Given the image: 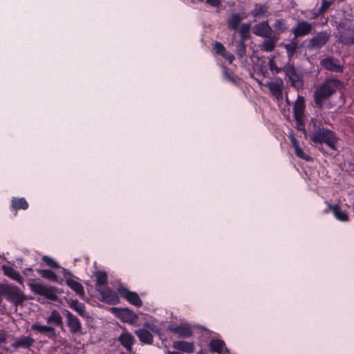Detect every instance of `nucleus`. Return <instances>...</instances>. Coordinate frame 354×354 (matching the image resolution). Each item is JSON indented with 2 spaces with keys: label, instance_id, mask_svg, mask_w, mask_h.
<instances>
[{
  "label": "nucleus",
  "instance_id": "f257e3e1",
  "mask_svg": "<svg viewBox=\"0 0 354 354\" xmlns=\"http://www.w3.org/2000/svg\"><path fill=\"white\" fill-rule=\"evenodd\" d=\"M306 103L303 96L298 95L293 104L295 128L303 133H333L328 124L318 118H308L305 114Z\"/></svg>",
  "mask_w": 354,
  "mask_h": 354
},
{
  "label": "nucleus",
  "instance_id": "f03ea898",
  "mask_svg": "<svg viewBox=\"0 0 354 354\" xmlns=\"http://www.w3.org/2000/svg\"><path fill=\"white\" fill-rule=\"evenodd\" d=\"M342 86L341 81L335 78L326 79L314 91V101L317 106L322 108L328 100Z\"/></svg>",
  "mask_w": 354,
  "mask_h": 354
},
{
  "label": "nucleus",
  "instance_id": "7ed1b4c3",
  "mask_svg": "<svg viewBox=\"0 0 354 354\" xmlns=\"http://www.w3.org/2000/svg\"><path fill=\"white\" fill-rule=\"evenodd\" d=\"M1 288L3 291V295L5 296L6 299L16 306H21L26 300L24 293L14 285L3 283V286H1Z\"/></svg>",
  "mask_w": 354,
  "mask_h": 354
},
{
  "label": "nucleus",
  "instance_id": "20e7f679",
  "mask_svg": "<svg viewBox=\"0 0 354 354\" xmlns=\"http://www.w3.org/2000/svg\"><path fill=\"white\" fill-rule=\"evenodd\" d=\"M283 71L285 73L286 78L290 82L291 86L297 90L303 86L302 75L292 64L288 63L284 65L283 66Z\"/></svg>",
  "mask_w": 354,
  "mask_h": 354
},
{
  "label": "nucleus",
  "instance_id": "39448f33",
  "mask_svg": "<svg viewBox=\"0 0 354 354\" xmlns=\"http://www.w3.org/2000/svg\"><path fill=\"white\" fill-rule=\"evenodd\" d=\"M30 290L38 295H43L46 298L55 301L57 294L55 289L41 283L30 282L28 283Z\"/></svg>",
  "mask_w": 354,
  "mask_h": 354
},
{
  "label": "nucleus",
  "instance_id": "423d86ee",
  "mask_svg": "<svg viewBox=\"0 0 354 354\" xmlns=\"http://www.w3.org/2000/svg\"><path fill=\"white\" fill-rule=\"evenodd\" d=\"M313 29V24L305 20H299L296 25L291 29L295 39L304 37L311 33Z\"/></svg>",
  "mask_w": 354,
  "mask_h": 354
},
{
  "label": "nucleus",
  "instance_id": "0eeeda50",
  "mask_svg": "<svg viewBox=\"0 0 354 354\" xmlns=\"http://www.w3.org/2000/svg\"><path fill=\"white\" fill-rule=\"evenodd\" d=\"M64 314L66 315V324L70 332L73 334L80 333L82 326L80 319L68 310H64Z\"/></svg>",
  "mask_w": 354,
  "mask_h": 354
},
{
  "label": "nucleus",
  "instance_id": "6e6552de",
  "mask_svg": "<svg viewBox=\"0 0 354 354\" xmlns=\"http://www.w3.org/2000/svg\"><path fill=\"white\" fill-rule=\"evenodd\" d=\"M118 291L122 297H124L131 304L137 307L142 305V301L136 292L129 290L124 286H119Z\"/></svg>",
  "mask_w": 354,
  "mask_h": 354
},
{
  "label": "nucleus",
  "instance_id": "1a4fd4ad",
  "mask_svg": "<svg viewBox=\"0 0 354 354\" xmlns=\"http://www.w3.org/2000/svg\"><path fill=\"white\" fill-rule=\"evenodd\" d=\"M320 66L324 69L333 73H342L344 69V66L339 59L329 57L322 59Z\"/></svg>",
  "mask_w": 354,
  "mask_h": 354
},
{
  "label": "nucleus",
  "instance_id": "9d476101",
  "mask_svg": "<svg viewBox=\"0 0 354 354\" xmlns=\"http://www.w3.org/2000/svg\"><path fill=\"white\" fill-rule=\"evenodd\" d=\"M252 30L255 35L263 38L275 33L271 26L269 25L268 21H263L255 24L252 27Z\"/></svg>",
  "mask_w": 354,
  "mask_h": 354
},
{
  "label": "nucleus",
  "instance_id": "9b49d317",
  "mask_svg": "<svg viewBox=\"0 0 354 354\" xmlns=\"http://www.w3.org/2000/svg\"><path fill=\"white\" fill-rule=\"evenodd\" d=\"M311 140L315 143L325 142L333 149H335V144L338 138L335 134H313Z\"/></svg>",
  "mask_w": 354,
  "mask_h": 354
},
{
  "label": "nucleus",
  "instance_id": "f8f14e48",
  "mask_svg": "<svg viewBox=\"0 0 354 354\" xmlns=\"http://www.w3.org/2000/svg\"><path fill=\"white\" fill-rule=\"evenodd\" d=\"M97 290L100 292L102 301L109 304H115L119 299L117 294L109 287H99Z\"/></svg>",
  "mask_w": 354,
  "mask_h": 354
},
{
  "label": "nucleus",
  "instance_id": "ddd939ff",
  "mask_svg": "<svg viewBox=\"0 0 354 354\" xmlns=\"http://www.w3.org/2000/svg\"><path fill=\"white\" fill-rule=\"evenodd\" d=\"M264 41L259 45V50L266 53H270L273 51L279 39L278 35L274 33L266 37H264Z\"/></svg>",
  "mask_w": 354,
  "mask_h": 354
},
{
  "label": "nucleus",
  "instance_id": "4468645a",
  "mask_svg": "<svg viewBox=\"0 0 354 354\" xmlns=\"http://www.w3.org/2000/svg\"><path fill=\"white\" fill-rule=\"evenodd\" d=\"M328 39V35L326 32L322 31L310 39L308 47L313 48H320L326 44Z\"/></svg>",
  "mask_w": 354,
  "mask_h": 354
},
{
  "label": "nucleus",
  "instance_id": "2eb2a0df",
  "mask_svg": "<svg viewBox=\"0 0 354 354\" xmlns=\"http://www.w3.org/2000/svg\"><path fill=\"white\" fill-rule=\"evenodd\" d=\"M169 330L178 337L186 338L192 335V331L188 325H171Z\"/></svg>",
  "mask_w": 354,
  "mask_h": 354
},
{
  "label": "nucleus",
  "instance_id": "dca6fc26",
  "mask_svg": "<svg viewBox=\"0 0 354 354\" xmlns=\"http://www.w3.org/2000/svg\"><path fill=\"white\" fill-rule=\"evenodd\" d=\"M270 94L276 100H279L283 98V84L281 81L271 82L267 84Z\"/></svg>",
  "mask_w": 354,
  "mask_h": 354
},
{
  "label": "nucleus",
  "instance_id": "f3484780",
  "mask_svg": "<svg viewBox=\"0 0 354 354\" xmlns=\"http://www.w3.org/2000/svg\"><path fill=\"white\" fill-rule=\"evenodd\" d=\"M339 41L344 45L354 44V29L349 28L339 31Z\"/></svg>",
  "mask_w": 354,
  "mask_h": 354
},
{
  "label": "nucleus",
  "instance_id": "a211bd4d",
  "mask_svg": "<svg viewBox=\"0 0 354 354\" xmlns=\"http://www.w3.org/2000/svg\"><path fill=\"white\" fill-rule=\"evenodd\" d=\"M118 340L128 352L132 351V346L135 342L134 337L127 331H124L118 338Z\"/></svg>",
  "mask_w": 354,
  "mask_h": 354
},
{
  "label": "nucleus",
  "instance_id": "6ab92c4d",
  "mask_svg": "<svg viewBox=\"0 0 354 354\" xmlns=\"http://www.w3.org/2000/svg\"><path fill=\"white\" fill-rule=\"evenodd\" d=\"M35 343V339L29 336H22L17 338L11 344L14 348H29Z\"/></svg>",
  "mask_w": 354,
  "mask_h": 354
},
{
  "label": "nucleus",
  "instance_id": "aec40b11",
  "mask_svg": "<svg viewBox=\"0 0 354 354\" xmlns=\"http://www.w3.org/2000/svg\"><path fill=\"white\" fill-rule=\"evenodd\" d=\"M172 347L177 351L187 353H192L194 351V344L193 343L182 340L174 341L172 343Z\"/></svg>",
  "mask_w": 354,
  "mask_h": 354
},
{
  "label": "nucleus",
  "instance_id": "412c9836",
  "mask_svg": "<svg viewBox=\"0 0 354 354\" xmlns=\"http://www.w3.org/2000/svg\"><path fill=\"white\" fill-rule=\"evenodd\" d=\"M139 340L145 344H151L153 343V335L150 331L146 328H140L135 331Z\"/></svg>",
  "mask_w": 354,
  "mask_h": 354
},
{
  "label": "nucleus",
  "instance_id": "4be33fe9",
  "mask_svg": "<svg viewBox=\"0 0 354 354\" xmlns=\"http://www.w3.org/2000/svg\"><path fill=\"white\" fill-rule=\"evenodd\" d=\"M66 284L76 292L81 298H83L85 295L84 288L82 285L77 281L73 278L66 279Z\"/></svg>",
  "mask_w": 354,
  "mask_h": 354
},
{
  "label": "nucleus",
  "instance_id": "5701e85b",
  "mask_svg": "<svg viewBox=\"0 0 354 354\" xmlns=\"http://www.w3.org/2000/svg\"><path fill=\"white\" fill-rule=\"evenodd\" d=\"M2 270L5 275L12 279L13 280H15L16 281L21 284L23 283L21 276L13 268L7 266H3Z\"/></svg>",
  "mask_w": 354,
  "mask_h": 354
},
{
  "label": "nucleus",
  "instance_id": "b1692460",
  "mask_svg": "<svg viewBox=\"0 0 354 354\" xmlns=\"http://www.w3.org/2000/svg\"><path fill=\"white\" fill-rule=\"evenodd\" d=\"M31 328L40 333L48 334L50 337L55 335V329L51 326L41 325L39 323L36 322L32 325Z\"/></svg>",
  "mask_w": 354,
  "mask_h": 354
},
{
  "label": "nucleus",
  "instance_id": "393cba45",
  "mask_svg": "<svg viewBox=\"0 0 354 354\" xmlns=\"http://www.w3.org/2000/svg\"><path fill=\"white\" fill-rule=\"evenodd\" d=\"M210 351L218 354H223L226 348L225 343L221 339H213L209 343Z\"/></svg>",
  "mask_w": 354,
  "mask_h": 354
},
{
  "label": "nucleus",
  "instance_id": "a878e982",
  "mask_svg": "<svg viewBox=\"0 0 354 354\" xmlns=\"http://www.w3.org/2000/svg\"><path fill=\"white\" fill-rule=\"evenodd\" d=\"M48 324H55L63 327L62 317L57 310H53L49 317L46 318Z\"/></svg>",
  "mask_w": 354,
  "mask_h": 354
},
{
  "label": "nucleus",
  "instance_id": "bb28decb",
  "mask_svg": "<svg viewBox=\"0 0 354 354\" xmlns=\"http://www.w3.org/2000/svg\"><path fill=\"white\" fill-rule=\"evenodd\" d=\"M288 59H291L298 49V44L296 39L292 38L291 41L284 45Z\"/></svg>",
  "mask_w": 354,
  "mask_h": 354
},
{
  "label": "nucleus",
  "instance_id": "cd10ccee",
  "mask_svg": "<svg viewBox=\"0 0 354 354\" xmlns=\"http://www.w3.org/2000/svg\"><path fill=\"white\" fill-rule=\"evenodd\" d=\"M11 206L15 210L27 209L28 204L24 198H13L11 201Z\"/></svg>",
  "mask_w": 354,
  "mask_h": 354
},
{
  "label": "nucleus",
  "instance_id": "c85d7f7f",
  "mask_svg": "<svg viewBox=\"0 0 354 354\" xmlns=\"http://www.w3.org/2000/svg\"><path fill=\"white\" fill-rule=\"evenodd\" d=\"M69 306L75 310L81 317H86L87 313L83 304L80 303L77 300H72L69 304Z\"/></svg>",
  "mask_w": 354,
  "mask_h": 354
},
{
  "label": "nucleus",
  "instance_id": "c756f323",
  "mask_svg": "<svg viewBox=\"0 0 354 354\" xmlns=\"http://www.w3.org/2000/svg\"><path fill=\"white\" fill-rule=\"evenodd\" d=\"M268 12V8L265 4H255L251 14L254 18H261L265 16Z\"/></svg>",
  "mask_w": 354,
  "mask_h": 354
},
{
  "label": "nucleus",
  "instance_id": "7c9ffc66",
  "mask_svg": "<svg viewBox=\"0 0 354 354\" xmlns=\"http://www.w3.org/2000/svg\"><path fill=\"white\" fill-rule=\"evenodd\" d=\"M328 207H329L330 209H331L333 212L335 216L339 220L344 221L348 220V215L346 214V212H342V210L338 205H333L330 203H328Z\"/></svg>",
  "mask_w": 354,
  "mask_h": 354
},
{
  "label": "nucleus",
  "instance_id": "2f4dec72",
  "mask_svg": "<svg viewBox=\"0 0 354 354\" xmlns=\"http://www.w3.org/2000/svg\"><path fill=\"white\" fill-rule=\"evenodd\" d=\"M241 20V18L239 14H237V13L232 14L227 21L228 28L232 30H237L239 28V26L240 24Z\"/></svg>",
  "mask_w": 354,
  "mask_h": 354
},
{
  "label": "nucleus",
  "instance_id": "473e14b6",
  "mask_svg": "<svg viewBox=\"0 0 354 354\" xmlns=\"http://www.w3.org/2000/svg\"><path fill=\"white\" fill-rule=\"evenodd\" d=\"M273 27L277 32L275 33L278 35L286 32L288 29L287 24L283 19H277L273 24Z\"/></svg>",
  "mask_w": 354,
  "mask_h": 354
},
{
  "label": "nucleus",
  "instance_id": "72a5a7b5",
  "mask_svg": "<svg viewBox=\"0 0 354 354\" xmlns=\"http://www.w3.org/2000/svg\"><path fill=\"white\" fill-rule=\"evenodd\" d=\"M223 77L225 79L231 82L232 83H233L235 85L239 86L241 83V79L236 76H234V75H231L228 72L227 68H224V69H223Z\"/></svg>",
  "mask_w": 354,
  "mask_h": 354
},
{
  "label": "nucleus",
  "instance_id": "f704fd0d",
  "mask_svg": "<svg viewBox=\"0 0 354 354\" xmlns=\"http://www.w3.org/2000/svg\"><path fill=\"white\" fill-rule=\"evenodd\" d=\"M97 279V286L99 287H104L107 283V275L104 272H97L95 273Z\"/></svg>",
  "mask_w": 354,
  "mask_h": 354
},
{
  "label": "nucleus",
  "instance_id": "c9c22d12",
  "mask_svg": "<svg viewBox=\"0 0 354 354\" xmlns=\"http://www.w3.org/2000/svg\"><path fill=\"white\" fill-rule=\"evenodd\" d=\"M239 34L240 36V40L237 45V54L240 57H242L243 54V24L239 28Z\"/></svg>",
  "mask_w": 354,
  "mask_h": 354
},
{
  "label": "nucleus",
  "instance_id": "e433bc0d",
  "mask_svg": "<svg viewBox=\"0 0 354 354\" xmlns=\"http://www.w3.org/2000/svg\"><path fill=\"white\" fill-rule=\"evenodd\" d=\"M37 272L45 279L54 281L57 279V275L50 270H38Z\"/></svg>",
  "mask_w": 354,
  "mask_h": 354
},
{
  "label": "nucleus",
  "instance_id": "4c0bfd02",
  "mask_svg": "<svg viewBox=\"0 0 354 354\" xmlns=\"http://www.w3.org/2000/svg\"><path fill=\"white\" fill-rule=\"evenodd\" d=\"M295 153L296 155L301 158V159H304L305 160H312L313 158L308 156V155H306L304 151L302 150V149L299 147V146H296V147L295 148Z\"/></svg>",
  "mask_w": 354,
  "mask_h": 354
},
{
  "label": "nucleus",
  "instance_id": "58836bf2",
  "mask_svg": "<svg viewBox=\"0 0 354 354\" xmlns=\"http://www.w3.org/2000/svg\"><path fill=\"white\" fill-rule=\"evenodd\" d=\"M42 261L45 262L49 267L53 268H59V264L52 258L48 256H44L42 257Z\"/></svg>",
  "mask_w": 354,
  "mask_h": 354
},
{
  "label": "nucleus",
  "instance_id": "ea45409f",
  "mask_svg": "<svg viewBox=\"0 0 354 354\" xmlns=\"http://www.w3.org/2000/svg\"><path fill=\"white\" fill-rule=\"evenodd\" d=\"M214 49L216 53L219 55H221L223 53H225V50H226L223 44L218 41L215 42L214 45Z\"/></svg>",
  "mask_w": 354,
  "mask_h": 354
},
{
  "label": "nucleus",
  "instance_id": "a19ab883",
  "mask_svg": "<svg viewBox=\"0 0 354 354\" xmlns=\"http://www.w3.org/2000/svg\"><path fill=\"white\" fill-rule=\"evenodd\" d=\"M268 66H269L270 71H272L274 73H279L280 72H281L283 71V67L282 68L277 67L275 65L274 62L272 59L269 60Z\"/></svg>",
  "mask_w": 354,
  "mask_h": 354
},
{
  "label": "nucleus",
  "instance_id": "79ce46f5",
  "mask_svg": "<svg viewBox=\"0 0 354 354\" xmlns=\"http://www.w3.org/2000/svg\"><path fill=\"white\" fill-rule=\"evenodd\" d=\"M268 66H269L270 71H272L274 73H279L280 72H281L283 71V67L282 68L277 67L275 65L274 62L272 59L269 60Z\"/></svg>",
  "mask_w": 354,
  "mask_h": 354
},
{
  "label": "nucleus",
  "instance_id": "37998d69",
  "mask_svg": "<svg viewBox=\"0 0 354 354\" xmlns=\"http://www.w3.org/2000/svg\"><path fill=\"white\" fill-rule=\"evenodd\" d=\"M330 4H331V2L330 1L322 0V5L318 9V12L320 14L324 12L325 11H326L328 10V8L330 7Z\"/></svg>",
  "mask_w": 354,
  "mask_h": 354
},
{
  "label": "nucleus",
  "instance_id": "c03bdc74",
  "mask_svg": "<svg viewBox=\"0 0 354 354\" xmlns=\"http://www.w3.org/2000/svg\"><path fill=\"white\" fill-rule=\"evenodd\" d=\"M145 328L150 331V333L151 332L155 334H158L160 332V329L156 326H154L149 323L145 324Z\"/></svg>",
  "mask_w": 354,
  "mask_h": 354
},
{
  "label": "nucleus",
  "instance_id": "a18cd8bd",
  "mask_svg": "<svg viewBox=\"0 0 354 354\" xmlns=\"http://www.w3.org/2000/svg\"><path fill=\"white\" fill-rule=\"evenodd\" d=\"M223 57H224L225 59H227L230 64L232 62V61L234 59V57L232 54L228 53L227 50H225V53H223L221 55Z\"/></svg>",
  "mask_w": 354,
  "mask_h": 354
},
{
  "label": "nucleus",
  "instance_id": "49530a36",
  "mask_svg": "<svg viewBox=\"0 0 354 354\" xmlns=\"http://www.w3.org/2000/svg\"><path fill=\"white\" fill-rule=\"evenodd\" d=\"M206 3L215 8H218L221 5L220 0H206Z\"/></svg>",
  "mask_w": 354,
  "mask_h": 354
},
{
  "label": "nucleus",
  "instance_id": "de8ad7c7",
  "mask_svg": "<svg viewBox=\"0 0 354 354\" xmlns=\"http://www.w3.org/2000/svg\"><path fill=\"white\" fill-rule=\"evenodd\" d=\"M7 338V333L3 330H0V344L6 342Z\"/></svg>",
  "mask_w": 354,
  "mask_h": 354
},
{
  "label": "nucleus",
  "instance_id": "09e8293b",
  "mask_svg": "<svg viewBox=\"0 0 354 354\" xmlns=\"http://www.w3.org/2000/svg\"><path fill=\"white\" fill-rule=\"evenodd\" d=\"M290 140H291V142H292V147L294 148H295L296 146H299L296 138L293 136V134H290Z\"/></svg>",
  "mask_w": 354,
  "mask_h": 354
},
{
  "label": "nucleus",
  "instance_id": "8fccbe9b",
  "mask_svg": "<svg viewBox=\"0 0 354 354\" xmlns=\"http://www.w3.org/2000/svg\"><path fill=\"white\" fill-rule=\"evenodd\" d=\"M250 26L249 24H246L245 23V28H244V30H245V40L247 39L248 37V35L247 34L248 33L249 30H250Z\"/></svg>",
  "mask_w": 354,
  "mask_h": 354
}]
</instances>
